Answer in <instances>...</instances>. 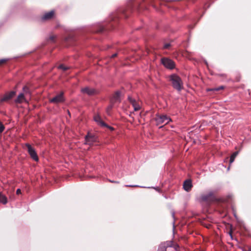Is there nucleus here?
<instances>
[{
	"instance_id": "nucleus-1",
	"label": "nucleus",
	"mask_w": 251,
	"mask_h": 251,
	"mask_svg": "<svg viewBox=\"0 0 251 251\" xmlns=\"http://www.w3.org/2000/svg\"><path fill=\"white\" fill-rule=\"evenodd\" d=\"M170 80L174 88L180 91L183 87V83L181 78L176 75H172L170 76Z\"/></svg>"
},
{
	"instance_id": "nucleus-2",
	"label": "nucleus",
	"mask_w": 251,
	"mask_h": 251,
	"mask_svg": "<svg viewBox=\"0 0 251 251\" xmlns=\"http://www.w3.org/2000/svg\"><path fill=\"white\" fill-rule=\"evenodd\" d=\"M155 121L158 125L161 124L166 125L169 123L171 121V119L166 115H160L156 116L155 117Z\"/></svg>"
},
{
	"instance_id": "nucleus-3",
	"label": "nucleus",
	"mask_w": 251,
	"mask_h": 251,
	"mask_svg": "<svg viewBox=\"0 0 251 251\" xmlns=\"http://www.w3.org/2000/svg\"><path fill=\"white\" fill-rule=\"evenodd\" d=\"M25 146L31 158L34 161H38L39 158L35 149L29 144H26Z\"/></svg>"
},
{
	"instance_id": "nucleus-4",
	"label": "nucleus",
	"mask_w": 251,
	"mask_h": 251,
	"mask_svg": "<svg viewBox=\"0 0 251 251\" xmlns=\"http://www.w3.org/2000/svg\"><path fill=\"white\" fill-rule=\"evenodd\" d=\"M163 244L166 249L165 251H178V247L174 245L172 241H167Z\"/></svg>"
},
{
	"instance_id": "nucleus-5",
	"label": "nucleus",
	"mask_w": 251,
	"mask_h": 251,
	"mask_svg": "<svg viewBox=\"0 0 251 251\" xmlns=\"http://www.w3.org/2000/svg\"><path fill=\"white\" fill-rule=\"evenodd\" d=\"M23 90L25 92V94H24L23 93H20L18 95L16 100H15V102L16 103H21L24 102H27V101L26 100L25 98V95H27V92L26 91V90H27V88L26 87H24L23 88Z\"/></svg>"
},
{
	"instance_id": "nucleus-6",
	"label": "nucleus",
	"mask_w": 251,
	"mask_h": 251,
	"mask_svg": "<svg viewBox=\"0 0 251 251\" xmlns=\"http://www.w3.org/2000/svg\"><path fill=\"white\" fill-rule=\"evenodd\" d=\"M162 63L167 68L172 69L175 67L174 62L168 58H164L161 60Z\"/></svg>"
},
{
	"instance_id": "nucleus-7",
	"label": "nucleus",
	"mask_w": 251,
	"mask_h": 251,
	"mask_svg": "<svg viewBox=\"0 0 251 251\" xmlns=\"http://www.w3.org/2000/svg\"><path fill=\"white\" fill-rule=\"evenodd\" d=\"M63 93L61 92L59 94L50 100V101L52 103H57L64 101Z\"/></svg>"
},
{
	"instance_id": "nucleus-8",
	"label": "nucleus",
	"mask_w": 251,
	"mask_h": 251,
	"mask_svg": "<svg viewBox=\"0 0 251 251\" xmlns=\"http://www.w3.org/2000/svg\"><path fill=\"white\" fill-rule=\"evenodd\" d=\"M128 100L134 108V111H137L140 109L141 104L140 102L137 101L135 100L131 97H128Z\"/></svg>"
},
{
	"instance_id": "nucleus-9",
	"label": "nucleus",
	"mask_w": 251,
	"mask_h": 251,
	"mask_svg": "<svg viewBox=\"0 0 251 251\" xmlns=\"http://www.w3.org/2000/svg\"><path fill=\"white\" fill-rule=\"evenodd\" d=\"M15 94V92L14 91H11L9 93L5 94L0 99V102L7 101L14 97Z\"/></svg>"
},
{
	"instance_id": "nucleus-10",
	"label": "nucleus",
	"mask_w": 251,
	"mask_h": 251,
	"mask_svg": "<svg viewBox=\"0 0 251 251\" xmlns=\"http://www.w3.org/2000/svg\"><path fill=\"white\" fill-rule=\"evenodd\" d=\"M96 140V138L94 136L88 134L85 137V144L91 145Z\"/></svg>"
},
{
	"instance_id": "nucleus-11",
	"label": "nucleus",
	"mask_w": 251,
	"mask_h": 251,
	"mask_svg": "<svg viewBox=\"0 0 251 251\" xmlns=\"http://www.w3.org/2000/svg\"><path fill=\"white\" fill-rule=\"evenodd\" d=\"M183 187L185 191H189L192 187L191 180L189 179L185 180L183 183Z\"/></svg>"
},
{
	"instance_id": "nucleus-12",
	"label": "nucleus",
	"mask_w": 251,
	"mask_h": 251,
	"mask_svg": "<svg viewBox=\"0 0 251 251\" xmlns=\"http://www.w3.org/2000/svg\"><path fill=\"white\" fill-rule=\"evenodd\" d=\"M81 92L88 95H92L95 94V90L93 88L85 87L81 89Z\"/></svg>"
},
{
	"instance_id": "nucleus-13",
	"label": "nucleus",
	"mask_w": 251,
	"mask_h": 251,
	"mask_svg": "<svg viewBox=\"0 0 251 251\" xmlns=\"http://www.w3.org/2000/svg\"><path fill=\"white\" fill-rule=\"evenodd\" d=\"M121 93L117 91L113 95L112 100L113 102H119L120 101Z\"/></svg>"
},
{
	"instance_id": "nucleus-14",
	"label": "nucleus",
	"mask_w": 251,
	"mask_h": 251,
	"mask_svg": "<svg viewBox=\"0 0 251 251\" xmlns=\"http://www.w3.org/2000/svg\"><path fill=\"white\" fill-rule=\"evenodd\" d=\"M94 119L99 125L102 126H106V124L102 121L101 118L99 115H95L94 117Z\"/></svg>"
},
{
	"instance_id": "nucleus-15",
	"label": "nucleus",
	"mask_w": 251,
	"mask_h": 251,
	"mask_svg": "<svg viewBox=\"0 0 251 251\" xmlns=\"http://www.w3.org/2000/svg\"><path fill=\"white\" fill-rule=\"evenodd\" d=\"M0 202L2 203V204H6L7 202V198L0 193Z\"/></svg>"
},
{
	"instance_id": "nucleus-16",
	"label": "nucleus",
	"mask_w": 251,
	"mask_h": 251,
	"mask_svg": "<svg viewBox=\"0 0 251 251\" xmlns=\"http://www.w3.org/2000/svg\"><path fill=\"white\" fill-rule=\"evenodd\" d=\"M238 154V151H235L231 155L230 158V164L232 163L234 161V159Z\"/></svg>"
},
{
	"instance_id": "nucleus-17",
	"label": "nucleus",
	"mask_w": 251,
	"mask_h": 251,
	"mask_svg": "<svg viewBox=\"0 0 251 251\" xmlns=\"http://www.w3.org/2000/svg\"><path fill=\"white\" fill-rule=\"evenodd\" d=\"M224 89V87L223 86H220V87H217V88H212V89H207V91H219V90H222V89Z\"/></svg>"
},
{
	"instance_id": "nucleus-18",
	"label": "nucleus",
	"mask_w": 251,
	"mask_h": 251,
	"mask_svg": "<svg viewBox=\"0 0 251 251\" xmlns=\"http://www.w3.org/2000/svg\"><path fill=\"white\" fill-rule=\"evenodd\" d=\"M166 251L165 246L163 243H161L159 247L158 251Z\"/></svg>"
},
{
	"instance_id": "nucleus-19",
	"label": "nucleus",
	"mask_w": 251,
	"mask_h": 251,
	"mask_svg": "<svg viewBox=\"0 0 251 251\" xmlns=\"http://www.w3.org/2000/svg\"><path fill=\"white\" fill-rule=\"evenodd\" d=\"M58 68L60 69H62L63 71H66L68 69V68L66 66H65L63 65H60L58 66Z\"/></svg>"
},
{
	"instance_id": "nucleus-20",
	"label": "nucleus",
	"mask_w": 251,
	"mask_h": 251,
	"mask_svg": "<svg viewBox=\"0 0 251 251\" xmlns=\"http://www.w3.org/2000/svg\"><path fill=\"white\" fill-rule=\"evenodd\" d=\"M55 14L54 11L53 10H51L48 13H46L44 16H53Z\"/></svg>"
},
{
	"instance_id": "nucleus-21",
	"label": "nucleus",
	"mask_w": 251,
	"mask_h": 251,
	"mask_svg": "<svg viewBox=\"0 0 251 251\" xmlns=\"http://www.w3.org/2000/svg\"><path fill=\"white\" fill-rule=\"evenodd\" d=\"M4 129V126L0 123V133H1Z\"/></svg>"
},
{
	"instance_id": "nucleus-22",
	"label": "nucleus",
	"mask_w": 251,
	"mask_h": 251,
	"mask_svg": "<svg viewBox=\"0 0 251 251\" xmlns=\"http://www.w3.org/2000/svg\"><path fill=\"white\" fill-rule=\"evenodd\" d=\"M51 17H47V16H46V17H42V21H46V20H49L50 19Z\"/></svg>"
},
{
	"instance_id": "nucleus-23",
	"label": "nucleus",
	"mask_w": 251,
	"mask_h": 251,
	"mask_svg": "<svg viewBox=\"0 0 251 251\" xmlns=\"http://www.w3.org/2000/svg\"><path fill=\"white\" fill-rule=\"evenodd\" d=\"M6 61L7 60L5 59H0V65L5 63Z\"/></svg>"
},
{
	"instance_id": "nucleus-24",
	"label": "nucleus",
	"mask_w": 251,
	"mask_h": 251,
	"mask_svg": "<svg viewBox=\"0 0 251 251\" xmlns=\"http://www.w3.org/2000/svg\"><path fill=\"white\" fill-rule=\"evenodd\" d=\"M170 46V44H165L164 46V49H168L169 47Z\"/></svg>"
},
{
	"instance_id": "nucleus-25",
	"label": "nucleus",
	"mask_w": 251,
	"mask_h": 251,
	"mask_svg": "<svg viewBox=\"0 0 251 251\" xmlns=\"http://www.w3.org/2000/svg\"><path fill=\"white\" fill-rule=\"evenodd\" d=\"M16 193L17 195L21 194V191L20 189H18L16 191Z\"/></svg>"
},
{
	"instance_id": "nucleus-26",
	"label": "nucleus",
	"mask_w": 251,
	"mask_h": 251,
	"mask_svg": "<svg viewBox=\"0 0 251 251\" xmlns=\"http://www.w3.org/2000/svg\"><path fill=\"white\" fill-rule=\"evenodd\" d=\"M111 108H112V106H110L109 107H108V108H107V112L108 113H109V110H110Z\"/></svg>"
},
{
	"instance_id": "nucleus-27",
	"label": "nucleus",
	"mask_w": 251,
	"mask_h": 251,
	"mask_svg": "<svg viewBox=\"0 0 251 251\" xmlns=\"http://www.w3.org/2000/svg\"><path fill=\"white\" fill-rule=\"evenodd\" d=\"M109 181L112 183H119L118 181H112V180H109Z\"/></svg>"
},
{
	"instance_id": "nucleus-28",
	"label": "nucleus",
	"mask_w": 251,
	"mask_h": 251,
	"mask_svg": "<svg viewBox=\"0 0 251 251\" xmlns=\"http://www.w3.org/2000/svg\"><path fill=\"white\" fill-rule=\"evenodd\" d=\"M117 56V53H115V54H113L112 56H111V57L112 58H114L115 57H116Z\"/></svg>"
},
{
	"instance_id": "nucleus-29",
	"label": "nucleus",
	"mask_w": 251,
	"mask_h": 251,
	"mask_svg": "<svg viewBox=\"0 0 251 251\" xmlns=\"http://www.w3.org/2000/svg\"><path fill=\"white\" fill-rule=\"evenodd\" d=\"M126 187H134V186H133V185H126Z\"/></svg>"
},
{
	"instance_id": "nucleus-30",
	"label": "nucleus",
	"mask_w": 251,
	"mask_h": 251,
	"mask_svg": "<svg viewBox=\"0 0 251 251\" xmlns=\"http://www.w3.org/2000/svg\"><path fill=\"white\" fill-rule=\"evenodd\" d=\"M50 38H51V40H53V38L50 37Z\"/></svg>"
}]
</instances>
